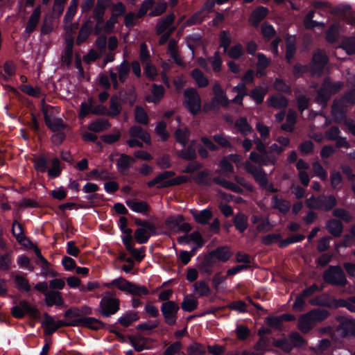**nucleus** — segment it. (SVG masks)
Here are the masks:
<instances>
[{
    "mask_svg": "<svg viewBox=\"0 0 355 355\" xmlns=\"http://www.w3.org/2000/svg\"><path fill=\"white\" fill-rule=\"evenodd\" d=\"M135 159L127 154H120V157L116 161V168L120 174L127 175L130 168L132 167Z\"/></svg>",
    "mask_w": 355,
    "mask_h": 355,
    "instance_id": "2eb2a0df",
    "label": "nucleus"
},
{
    "mask_svg": "<svg viewBox=\"0 0 355 355\" xmlns=\"http://www.w3.org/2000/svg\"><path fill=\"white\" fill-rule=\"evenodd\" d=\"M245 54V50L241 43H236L228 51V55L234 60H240Z\"/></svg>",
    "mask_w": 355,
    "mask_h": 355,
    "instance_id": "6e6d98bb",
    "label": "nucleus"
},
{
    "mask_svg": "<svg viewBox=\"0 0 355 355\" xmlns=\"http://www.w3.org/2000/svg\"><path fill=\"white\" fill-rule=\"evenodd\" d=\"M155 133L160 137L162 141H166L170 135L166 130V123L164 121H159L155 127Z\"/></svg>",
    "mask_w": 355,
    "mask_h": 355,
    "instance_id": "052dcab7",
    "label": "nucleus"
},
{
    "mask_svg": "<svg viewBox=\"0 0 355 355\" xmlns=\"http://www.w3.org/2000/svg\"><path fill=\"white\" fill-rule=\"evenodd\" d=\"M128 340L131 346H132L137 352H142L146 348L147 340L144 336H135L130 335L128 336Z\"/></svg>",
    "mask_w": 355,
    "mask_h": 355,
    "instance_id": "ea45409f",
    "label": "nucleus"
},
{
    "mask_svg": "<svg viewBox=\"0 0 355 355\" xmlns=\"http://www.w3.org/2000/svg\"><path fill=\"white\" fill-rule=\"evenodd\" d=\"M286 53L285 58L286 62L291 63L297 51V39L294 35L286 34L285 37Z\"/></svg>",
    "mask_w": 355,
    "mask_h": 355,
    "instance_id": "dca6fc26",
    "label": "nucleus"
},
{
    "mask_svg": "<svg viewBox=\"0 0 355 355\" xmlns=\"http://www.w3.org/2000/svg\"><path fill=\"white\" fill-rule=\"evenodd\" d=\"M245 168L248 173L253 176L254 180L259 183L261 188L267 187L268 180L263 168H258L248 161L245 162Z\"/></svg>",
    "mask_w": 355,
    "mask_h": 355,
    "instance_id": "9d476101",
    "label": "nucleus"
},
{
    "mask_svg": "<svg viewBox=\"0 0 355 355\" xmlns=\"http://www.w3.org/2000/svg\"><path fill=\"white\" fill-rule=\"evenodd\" d=\"M130 284H132L131 282H129L125 278L120 277L113 279L110 282L105 283L103 286L108 288H111L112 286H116L120 291L129 293V291L131 286Z\"/></svg>",
    "mask_w": 355,
    "mask_h": 355,
    "instance_id": "7c9ffc66",
    "label": "nucleus"
},
{
    "mask_svg": "<svg viewBox=\"0 0 355 355\" xmlns=\"http://www.w3.org/2000/svg\"><path fill=\"white\" fill-rule=\"evenodd\" d=\"M331 113L336 123L340 122L346 117V110L342 101L335 100L334 101Z\"/></svg>",
    "mask_w": 355,
    "mask_h": 355,
    "instance_id": "5701e85b",
    "label": "nucleus"
},
{
    "mask_svg": "<svg viewBox=\"0 0 355 355\" xmlns=\"http://www.w3.org/2000/svg\"><path fill=\"white\" fill-rule=\"evenodd\" d=\"M174 14H168L166 17H163L156 25L155 29L158 35L164 33L175 20Z\"/></svg>",
    "mask_w": 355,
    "mask_h": 355,
    "instance_id": "e433bc0d",
    "label": "nucleus"
},
{
    "mask_svg": "<svg viewBox=\"0 0 355 355\" xmlns=\"http://www.w3.org/2000/svg\"><path fill=\"white\" fill-rule=\"evenodd\" d=\"M139 319L137 312L128 311L118 319V322L125 327H129L133 322Z\"/></svg>",
    "mask_w": 355,
    "mask_h": 355,
    "instance_id": "de8ad7c7",
    "label": "nucleus"
},
{
    "mask_svg": "<svg viewBox=\"0 0 355 355\" xmlns=\"http://www.w3.org/2000/svg\"><path fill=\"white\" fill-rule=\"evenodd\" d=\"M306 204L309 209L328 212L338 205V200L334 195H312L306 200Z\"/></svg>",
    "mask_w": 355,
    "mask_h": 355,
    "instance_id": "20e7f679",
    "label": "nucleus"
},
{
    "mask_svg": "<svg viewBox=\"0 0 355 355\" xmlns=\"http://www.w3.org/2000/svg\"><path fill=\"white\" fill-rule=\"evenodd\" d=\"M267 92V87H255L248 93V96L254 101L257 105H260L263 102L264 97Z\"/></svg>",
    "mask_w": 355,
    "mask_h": 355,
    "instance_id": "37998d69",
    "label": "nucleus"
},
{
    "mask_svg": "<svg viewBox=\"0 0 355 355\" xmlns=\"http://www.w3.org/2000/svg\"><path fill=\"white\" fill-rule=\"evenodd\" d=\"M205 352V346L197 343L190 345L187 348L189 355H204Z\"/></svg>",
    "mask_w": 355,
    "mask_h": 355,
    "instance_id": "774afa93",
    "label": "nucleus"
},
{
    "mask_svg": "<svg viewBox=\"0 0 355 355\" xmlns=\"http://www.w3.org/2000/svg\"><path fill=\"white\" fill-rule=\"evenodd\" d=\"M214 260L223 263L227 262L232 256V252L227 245H221L209 252Z\"/></svg>",
    "mask_w": 355,
    "mask_h": 355,
    "instance_id": "f3484780",
    "label": "nucleus"
},
{
    "mask_svg": "<svg viewBox=\"0 0 355 355\" xmlns=\"http://www.w3.org/2000/svg\"><path fill=\"white\" fill-rule=\"evenodd\" d=\"M343 227V224L339 220L329 219L326 222V229L336 238L340 236Z\"/></svg>",
    "mask_w": 355,
    "mask_h": 355,
    "instance_id": "c756f323",
    "label": "nucleus"
},
{
    "mask_svg": "<svg viewBox=\"0 0 355 355\" xmlns=\"http://www.w3.org/2000/svg\"><path fill=\"white\" fill-rule=\"evenodd\" d=\"M119 73V80L121 83H124L129 76L130 71V64L127 60H123L119 67H116Z\"/></svg>",
    "mask_w": 355,
    "mask_h": 355,
    "instance_id": "49530a36",
    "label": "nucleus"
},
{
    "mask_svg": "<svg viewBox=\"0 0 355 355\" xmlns=\"http://www.w3.org/2000/svg\"><path fill=\"white\" fill-rule=\"evenodd\" d=\"M272 86L273 88L279 92H282L287 95H291L292 94L291 87L286 84V82L280 78H276L275 79Z\"/></svg>",
    "mask_w": 355,
    "mask_h": 355,
    "instance_id": "3c124183",
    "label": "nucleus"
},
{
    "mask_svg": "<svg viewBox=\"0 0 355 355\" xmlns=\"http://www.w3.org/2000/svg\"><path fill=\"white\" fill-rule=\"evenodd\" d=\"M184 107L193 116L198 114L201 110V98L197 92L196 89L193 87L187 88L184 91Z\"/></svg>",
    "mask_w": 355,
    "mask_h": 355,
    "instance_id": "423d86ee",
    "label": "nucleus"
},
{
    "mask_svg": "<svg viewBox=\"0 0 355 355\" xmlns=\"http://www.w3.org/2000/svg\"><path fill=\"white\" fill-rule=\"evenodd\" d=\"M295 320V316L291 313H284L279 316H268L266 319V324L277 330H282L283 322H293Z\"/></svg>",
    "mask_w": 355,
    "mask_h": 355,
    "instance_id": "ddd939ff",
    "label": "nucleus"
},
{
    "mask_svg": "<svg viewBox=\"0 0 355 355\" xmlns=\"http://www.w3.org/2000/svg\"><path fill=\"white\" fill-rule=\"evenodd\" d=\"M213 140L221 148H227L230 150H234L231 142L224 136L223 134H216L212 137Z\"/></svg>",
    "mask_w": 355,
    "mask_h": 355,
    "instance_id": "680f3d73",
    "label": "nucleus"
},
{
    "mask_svg": "<svg viewBox=\"0 0 355 355\" xmlns=\"http://www.w3.org/2000/svg\"><path fill=\"white\" fill-rule=\"evenodd\" d=\"M189 181V178L186 175H178L171 180H166L162 182L158 188H167L175 185H180L187 183Z\"/></svg>",
    "mask_w": 355,
    "mask_h": 355,
    "instance_id": "864d4df0",
    "label": "nucleus"
},
{
    "mask_svg": "<svg viewBox=\"0 0 355 355\" xmlns=\"http://www.w3.org/2000/svg\"><path fill=\"white\" fill-rule=\"evenodd\" d=\"M111 124L106 119L98 118L90 123L87 127L88 130L93 132H100L108 130Z\"/></svg>",
    "mask_w": 355,
    "mask_h": 355,
    "instance_id": "473e14b6",
    "label": "nucleus"
},
{
    "mask_svg": "<svg viewBox=\"0 0 355 355\" xmlns=\"http://www.w3.org/2000/svg\"><path fill=\"white\" fill-rule=\"evenodd\" d=\"M339 324L336 327V331L342 338L355 336V319L343 316L336 318Z\"/></svg>",
    "mask_w": 355,
    "mask_h": 355,
    "instance_id": "6e6552de",
    "label": "nucleus"
},
{
    "mask_svg": "<svg viewBox=\"0 0 355 355\" xmlns=\"http://www.w3.org/2000/svg\"><path fill=\"white\" fill-rule=\"evenodd\" d=\"M212 181L216 184L220 185L227 189L231 190L235 193H241L243 192V189L240 187L220 177H215L212 179Z\"/></svg>",
    "mask_w": 355,
    "mask_h": 355,
    "instance_id": "4c0bfd02",
    "label": "nucleus"
},
{
    "mask_svg": "<svg viewBox=\"0 0 355 355\" xmlns=\"http://www.w3.org/2000/svg\"><path fill=\"white\" fill-rule=\"evenodd\" d=\"M331 95L325 86L322 83L320 88L318 90L316 101L320 104L325 105L329 101Z\"/></svg>",
    "mask_w": 355,
    "mask_h": 355,
    "instance_id": "13d9d810",
    "label": "nucleus"
},
{
    "mask_svg": "<svg viewBox=\"0 0 355 355\" xmlns=\"http://www.w3.org/2000/svg\"><path fill=\"white\" fill-rule=\"evenodd\" d=\"M233 223L236 230L243 233L248 227V216L242 213H237L233 218Z\"/></svg>",
    "mask_w": 355,
    "mask_h": 355,
    "instance_id": "f704fd0d",
    "label": "nucleus"
},
{
    "mask_svg": "<svg viewBox=\"0 0 355 355\" xmlns=\"http://www.w3.org/2000/svg\"><path fill=\"white\" fill-rule=\"evenodd\" d=\"M78 327L88 328L94 331L107 329V325L99 319L93 317H82L77 318Z\"/></svg>",
    "mask_w": 355,
    "mask_h": 355,
    "instance_id": "f8f14e48",
    "label": "nucleus"
},
{
    "mask_svg": "<svg viewBox=\"0 0 355 355\" xmlns=\"http://www.w3.org/2000/svg\"><path fill=\"white\" fill-rule=\"evenodd\" d=\"M45 303L48 306H62L64 303L62 294L59 291H51L45 294Z\"/></svg>",
    "mask_w": 355,
    "mask_h": 355,
    "instance_id": "bb28decb",
    "label": "nucleus"
},
{
    "mask_svg": "<svg viewBox=\"0 0 355 355\" xmlns=\"http://www.w3.org/2000/svg\"><path fill=\"white\" fill-rule=\"evenodd\" d=\"M151 93L153 96H147L146 97V101L148 103L157 104L164 97L165 94V89L163 85L154 83L152 85Z\"/></svg>",
    "mask_w": 355,
    "mask_h": 355,
    "instance_id": "a878e982",
    "label": "nucleus"
},
{
    "mask_svg": "<svg viewBox=\"0 0 355 355\" xmlns=\"http://www.w3.org/2000/svg\"><path fill=\"white\" fill-rule=\"evenodd\" d=\"M35 169L38 173L47 172L50 178H56L59 177L62 171V168L60 166V161L58 157H54L51 159V166L48 168V160L44 155H40L33 159Z\"/></svg>",
    "mask_w": 355,
    "mask_h": 355,
    "instance_id": "f03ea898",
    "label": "nucleus"
},
{
    "mask_svg": "<svg viewBox=\"0 0 355 355\" xmlns=\"http://www.w3.org/2000/svg\"><path fill=\"white\" fill-rule=\"evenodd\" d=\"M179 306L174 301H167L162 304L161 311L164 322L169 326L175 324L178 319Z\"/></svg>",
    "mask_w": 355,
    "mask_h": 355,
    "instance_id": "1a4fd4ad",
    "label": "nucleus"
},
{
    "mask_svg": "<svg viewBox=\"0 0 355 355\" xmlns=\"http://www.w3.org/2000/svg\"><path fill=\"white\" fill-rule=\"evenodd\" d=\"M191 76L196 81L198 87L204 88L209 85V80L204 73L198 68L193 69L191 72Z\"/></svg>",
    "mask_w": 355,
    "mask_h": 355,
    "instance_id": "79ce46f5",
    "label": "nucleus"
},
{
    "mask_svg": "<svg viewBox=\"0 0 355 355\" xmlns=\"http://www.w3.org/2000/svg\"><path fill=\"white\" fill-rule=\"evenodd\" d=\"M190 213L193 217L195 221L200 225L208 224L209 220H211L213 216L212 211L208 208L200 211L196 209H191Z\"/></svg>",
    "mask_w": 355,
    "mask_h": 355,
    "instance_id": "412c9836",
    "label": "nucleus"
},
{
    "mask_svg": "<svg viewBox=\"0 0 355 355\" xmlns=\"http://www.w3.org/2000/svg\"><path fill=\"white\" fill-rule=\"evenodd\" d=\"M214 97L213 99L216 103L221 107H228L230 103V100L227 98L224 89L220 84L216 83L212 88Z\"/></svg>",
    "mask_w": 355,
    "mask_h": 355,
    "instance_id": "a211bd4d",
    "label": "nucleus"
},
{
    "mask_svg": "<svg viewBox=\"0 0 355 355\" xmlns=\"http://www.w3.org/2000/svg\"><path fill=\"white\" fill-rule=\"evenodd\" d=\"M234 128L243 135L247 136L253 132L252 125L248 121L245 116H240L234 122Z\"/></svg>",
    "mask_w": 355,
    "mask_h": 355,
    "instance_id": "72a5a7b5",
    "label": "nucleus"
},
{
    "mask_svg": "<svg viewBox=\"0 0 355 355\" xmlns=\"http://www.w3.org/2000/svg\"><path fill=\"white\" fill-rule=\"evenodd\" d=\"M129 134L131 138H139L146 144H150L151 143L150 135L141 126H131L129 130Z\"/></svg>",
    "mask_w": 355,
    "mask_h": 355,
    "instance_id": "393cba45",
    "label": "nucleus"
},
{
    "mask_svg": "<svg viewBox=\"0 0 355 355\" xmlns=\"http://www.w3.org/2000/svg\"><path fill=\"white\" fill-rule=\"evenodd\" d=\"M12 233L20 245L25 247H28V245H33V243L30 239L24 235V229L23 225L17 220L13 221Z\"/></svg>",
    "mask_w": 355,
    "mask_h": 355,
    "instance_id": "4468645a",
    "label": "nucleus"
},
{
    "mask_svg": "<svg viewBox=\"0 0 355 355\" xmlns=\"http://www.w3.org/2000/svg\"><path fill=\"white\" fill-rule=\"evenodd\" d=\"M322 279L327 284L344 288L348 284L345 273L340 266H329L322 273Z\"/></svg>",
    "mask_w": 355,
    "mask_h": 355,
    "instance_id": "7ed1b4c3",
    "label": "nucleus"
},
{
    "mask_svg": "<svg viewBox=\"0 0 355 355\" xmlns=\"http://www.w3.org/2000/svg\"><path fill=\"white\" fill-rule=\"evenodd\" d=\"M268 9L266 7L259 6L250 15V21L254 26H257L259 23L268 15Z\"/></svg>",
    "mask_w": 355,
    "mask_h": 355,
    "instance_id": "cd10ccee",
    "label": "nucleus"
},
{
    "mask_svg": "<svg viewBox=\"0 0 355 355\" xmlns=\"http://www.w3.org/2000/svg\"><path fill=\"white\" fill-rule=\"evenodd\" d=\"M41 6L38 5L34 9L25 28L24 32L28 35L32 33L36 28L41 15Z\"/></svg>",
    "mask_w": 355,
    "mask_h": 355,
    "instance_id": "4be33fe9",
    "label": "nucleus"
},
{
    "mask_svg": "<svg viewBox=\"0 0 355 355\" xmlns=\"http://www.w3.org/2000/svg\"><path fill=\"white\" fill-rule=\"evenodd\" d=\"M322 84L330 92L331 95L336 94L339 92L343 86V83L342 82H332L329 78H325L322 82Z\"/></svg>",
    "mask_w": 355,
    "mask_h": 355,
    "instance_id": "603ef678",
    "label": "nucleus"
},
{
    "mask_svg": "<svg viewBox=\"0 0 355 355\" xmlns=\"http://www.w3.org/2000/svg\"><path fill=\"white\" fill-rule=\"evenodd\" d=\"M267 103L275 109H284L288 105V100L282 95H272L267 99Z\"/></svg>",
    "mask_w": 355,
    "mask_h": 355,
    "instance_id": "2f4dec72",
    "label": "nucleus"
},
{
    "mask_svg": "<svg viewBox=\"0 0 355 355\" xmlns=\"http://www.w3.org/2000/svg\"><path fill=\"white\" fill-rule=\"evenodd\" d=\"M190 130L188 128H178L174 133L175 141L185 147L190 137Z\"/></svg>",
    "mask_w": 355,
    "mask_h": 355,
    "instance_id": "a19ab883",
    "label": "nucleus"
},
{
    "mask_svg": "<svg viewBox=\"0 0 355 355\" xmlns=\"http://www.w3.org/2000/svg\"><path fill=\"white\" fill-rule=\"evenodd\" d=\"M128 207L135 212L147 214L150 211V207L146 201L134 200H127L125 201Z\"/></svg>",
    "mask_w": 355,
    "mask_h": 355,
    "instance_id": "c85d7f7f",
    "label": "nucleus"
},
{
    "mask_svg": "<svg viewBox=\"0 0 355 355\" xmlns=\"http://www.w3.org/2000/svg\"><path fill=\"white\" fill-rule=\"evenodd\" d=\"M15 283L17 288L21 291L29 292L31 289L28 280L21 275L15 276Z\"/></svg>",
    "mask_w": 355,
    "mask_h": 355,
    "instance_id": "bf43d9fd",
    "label": "nucleus"
},
{
    "mask_svg": "<svg viewBox=\"0 0 355 355\" xmlns=\"http://www.w3.org/2000/svg\"><path fill=\"white\" fill-rule=\"evenodd\" d=\"M135 121L143 125H148L149 122L148 116L145 110L140 105H137L135 110Z\"/></svg>",
    "mask_w": 355,
    "mask_h": 355,
    "instance_id": "5fc2aeb1",
    "label": "nucleus"
},
{
    "mask_svg": "<svg viewBox=\"0 0 355 355\" xmlns=\"http://www.w3.org/2000/svg\"><path fill=\"white\" fill-rule=\"evenodd\" d=\"M120 309V300L116 297L114 291H105L99 302L98 313L105 318H109L116 313Z\"/></svg>",
    "mask_w": 355,
    "mask_h": 355,
    "instance_id": "f257e3e1",
    "label": "nucleus"
},
{
    "mask_svg": "<svg viewBox=\"0 0 355 355\" xmlns=\"http://www.w3.org/2000/svg\"><path fill=\"white\" fill-rule=\"evenodd\" d=\"M309 313L311 316L314 322H320L326 320L330 315L329 311L327 309H314L310 311Z\"/></svg>",
    "mask_w": 355,
    "mask_h": 355,
    "instance_id": "09e8293b",
    "label": "nucleus"
},
{
    "mask_svg": "<svg viewBox=\"0 0 355 355\" xmlns=\"http://www.w3.org/2000/svg\"><path fill=\"white\" fill-rule=\"evenodd\" d=\"M41 110L44 114V119L46 125L52 132H59L64 130L66 128V125L64 124L63 120L61 118L55 117L53 119H51L48 113V110L44 105H42Z\"/></svg>",
    "mask_w": 355,
    "mask_h": 355,
    "instance_id": "9b49d317",
    "label": "nucleus"
},
{
    "mask_svg": "<svg viewBox=\"0 0 355 355\" xmlns=\"http://www.w3.org/2000/svg\"><path fill=\"white\" fill-rule=\"evenodd\" d=\"M92 31L93 22L90 19H88L87 21L83 23L79 31L76 42V44L80 45L81 44L85 42L91 35Z\"/></svg>",
    "mask_w": 355,
    "mask_h": 355,
    "instance_id": "b1692460",
    "label": "nucleus"
},
{
    "mask_svg": "<svg viewBox=\"0 0 355 355\" xmlns=\"http://www.w3.org/2000/svg\"><path fill=\"white\" fill-rule=\"evenodd\" d=\"M121 112V106L115 96H112L110 99V110L107 109V116H116Z\"/></svg>",
    "mask_w": 355,
    "mask_h": 355,
    "instance_id": "0e129e2a",
    "label": "nucleus"
},
{
    "mask_svg": "<svg viewBox=\"0 0 355 355\" xmlns=\"http://www.w3.org/2000/svg\"><path fill=\"white\" fill-rule=\"evenodd\" d=\"M216 263L215 260L208 252L202 259L198 263V268L203 275H210L213 273V268Z\"/></svg>",
    "mask_w": 355,
    "mask_h": 355,
    "instance_id": "aec40b11",
    "label": "nucleus"
},
{
    "mask_svg": "<svg viewBox=\"0 0 355 355\" xmlns=\"http://www.w3.org/2000/svg\"><path fill=\"white\" fill-rule=\"evenodd\" d=\"M175 175V173L173 171H164L159 173L154 179L148 182L147 185L149 188H152L159 183L162 184L166 180Z\"/></svg>",
    "mask_w": 355,
    "mask_h": 355,
    "instance_id": "c03bdc74",
    "label": "nucleus"
},
{
    "mask_svg": "<svg viewBox=\"0 0 355 355\" xmlns=\"http://www.w3.org/2000/svg\"><path fill=\"white\" fill-rule=\"evenodd\" d=\"M329 60L324 50L317 49L312 55L309 66V72L312 76H320Z\"/></svg>",
    "mask_w": 355,
    "mask_h": 355,
    "instance_id": "39448f33",
    "label": "nucleus"
},
{
    "mask_svg": "<svg viewBox=\"0 0 355 355\" xmlns=\"http://www.w3.org/2000/svg\"><path fill=\"white\" fill-rule=\"evenodd\" d=\"M193 286L200 297L209 296L211 294V289L205 281L197 282Z\"/></svg>",
    "mask_w": 355,
    "mask_h": 355,
    "instance_id": "4d7b16f0",
    "label": "nucleus"
},
{
    "mask_svg": "<svg viewBox=\"0 0 355 355\" xmlns=\"http://www.w3.org/2000/svg\"><path fill=\"white\" fill-rule=\"evenodd\" d=\"M274 346L281 349L286 353H290L293 349L290 340L286 338L275 339L273 342Z\"/></svg>",
    "mask_w": 355,
    "mask_h": 355,
    "instance_id": "69168bd1",
    "label": "nucleus"
},
{
    "mask_svg": "<svg viewBox=\"0 0 355 355\" xmlns=\"http://www.w3.org/2000/svg\"><path fill=\"white\" fill-rule=\"evenodd\" d=\"M314 321L308 313L303 314L299 318L298 328L303 333H307L313 328Z\"/></svg>",
    "mask_w": 355,
    "mask_h": 355,
    "instance_id": "c9c22d12",
    "label": "nucleus"
},
{
    "mask_svg": "<svg viewBox=\"0 0 355 355\" xmlns=\"http://www.w3.org/2000/svg\"><path fill=\"white\" fill-rule=\"evenodd\" d=\"M176 155L182 159L193 161L197 158V153L193 145H189L186 149L176 151Z\"/></svg>",
    "mask_w": 355,
    "mask_h": 355,
    "instance_id": "a18cd8bd",
    "label": "nucleus"
},
{
    "mask_svg": "<svg viewBox=\"0 0 355 355\" xmlns=\"http://www.w3.org/2000/svg\"><path fill=\"white\" fill-rule=\"evenodd\" d=\"M334 13L338 15H345L347 24L352 26L355 25V14L352 12L351 6L338 5L334 8Z\"/></svg>",
    "mask_w": 355,
    "mask_h": 355,
    "instance_id": "6ab92c4d",
    "label": "nucleus"
},
{
    "mask_svg": "<svg viewBox=\"0 0 355 355\" xmlns=\"http://www.w3.org/2000/svg\"><path fill=\"white\" fill-rule=\"evenodd\" d=\"M105 9L106 7L105 4L98 1L93 11V18L96 20L98 24H104L103 17L105 15Z\"/></svg>",
    "mask_w": 355,
    "mask_h": 355,
    "instance_id": "8fccbe9b",
    "label": "nucleus"
},
{
    "mask_svg": "<svg viewBox=\"0 0 355 355\" xmlns=\"http://www.w3.org/2000/svg\"><path fill=\"white\" fill-rule=\"evenodd\" d=\"M44 320L42 322V326L44 327V332L46 336H51L57 331L54 327L55 320L53 318L47 313H44Z\"/></svg>",
    "mask_w": 355,
    "mask_h": 355,
    "instance_id": "58836bf2",
    "label": "nucleus"
},
{
    "mask_svg": "<svg viewBox=\"0 0 355 355\" xmlns=\"http://www.w3.org/2000/svg\"><path fill=\"white\" fill-rule=\"evenodd\" d=\"M209 177V173L207 170H204L202 171H200L194 178L193 180L195 182L200 184V185H204V186H210L211 179Z\"/></svg>",
    "mask_w": 355,
    "mask_h": 355,
    "instance_id": "e2e57ef3",
    "label": "nucleus"
},
{
    "mask_svg": "<svg viewBox=\"0 0 355 355\" xmlns=\"http://www.w3.org/2000/svg\"><path fill=\"white\" fill-rule=\"evenodd\" d=\"M12 316L17 319L23 318L28 314L31 318L38 320L40 313L39 310L25 300H21L19 305L14 306L11 309Z\"/></svg>",
    "mask_w": 355,
    "mask_h": 355,
    "instance_id": "0eeeda50",
    "label": "nucleus"
},
{
    "mask_svg": "<svg viewBox=\"0 0 355 355\" xmlns=\"http://www.w3.org/2000/svg\"><path fill=\"white\" fill-rule=\"evenodd\" d=\"M184 218L182 215L171 216L165 220L166 225L170 229L179 227L180 223L184 222Z\"/></svg>",
    "mask_w": 355,
    "mask_h": 355,
    "instance_id": "338daca9",
    "label": "nucleus"
}]
</instances>
